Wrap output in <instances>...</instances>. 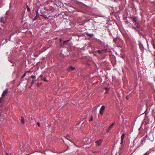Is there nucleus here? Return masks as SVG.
Segmentation results:
<instances>
[{
    "mask_svg": "<svg viewBox=\"0 0 155 155\" xmlns=\"http://www.w3.org/2000/svg\"><path fill=\"white\" fill-rule=\"evenodd\" d=\"M66 138L68 140H69L70 141H71V139H70V137H69V136L68 135H67L66 137Z\"/></svg>",
    "mask_w": 155,
    "mask_h": 155,
    "instance_id": "11",
    "label": "nucleus"
},
{
    "mask_svg": "<svg viewBox=\"0 0 155 155\" xmlns=\"http://www.w3.org/2000/svg\"><path fill=\"white\" fill-rule=\"evenodd\" d=\"M40 77L41 78V79L42 80L45 81H47V80L46 78L45 77H43V75H41L40 76Z\"/></svg>",
    "mask_w": 155,
    "mask_h": 155,
    "instance_id": "6",
    "label": "nucleus"
},
{
    "mask_svg": "<svg viewBox=\"0 0 155 155\" xmlns=\"http://www.w3.org/2000/svg\"><path fill=\"white\" fill-rule=\"evenodd\" d=\"M26 155H29V154H26Z\"/></svg>",
    "mask_w": 155,
    "mask_h": 155,
    "instance_id": "31",
    "label": "nucleus"
},
{
    "mask_svg": "<svg viewBox=\"0 0 155 155\" xmlns=\"http://www.w3.org/2000/svg\"><path fill=\"white\" fill-rule=\"evenodd\" d=\"M103 51V50H101H101H98L97 51V52L99 54H101L102 53V52Z\"/></svg>",
    "mask_w": 155,
    "mask_h": 155,
    "instance_id": "14",
    "label": "nucleus"
},
{
    "mask_svg": "<svg viewBox=\"0 0 155 155\" xmlns=\"http://www.w3.org/2000/svg\"><path fill=\"white\" fill-rule=\"evenodd\" d=\"M35 82V80H32L31 82V85H33L34 83Z\"/></svg>",
    "mask_w": 155,
    "mask_h": 155,
    "instance_id": "18",
    "label": "nucleus"
},
{
    "mask_svg": "<svg viewBox=\"0 0 155 155\" xmlns=\"http://www.w3.org/2000/svg\"><path fill=\"white\" fill-rule=\"evenodd\" d=\"M140 146H141V145H140L138 146L137 147H140Z\"/></svg>",
    "mask_w": 155,
    "mask_h": 155,
    "instance_id": "30",
    "label": "nucleus"
},
{
    "mask_svg": "<svg viewBox=\"0 0 155 155\" xmlns=\"http://www.w3.org/2000/svg\"><path fill=\"white\" fill-rule=\"evenodd\" d=\"M69 41V40L64 41H63V43H68Z\"/></svg>",
    "mask_w": 155,
    "mask_h": 155,
    "instance_id": "19",
    "label": "nucleus"
},
{
    "mask_svg": "<svg viewBox=\"0 0 155 155\" xmlns=\"http://www.w3.org/2000/svg\"><path fill=\"white\" fill-rule=\"evenodd\" d=\"M105 107L104 105H102L101 106V108L100 110V114L101 115H103L104 113V110H105Z\"/></svg>",
    "mask_w": 155,
    "mask_h": 155,
    "instance_id": "2",
    "label": "nucleus"
},
{
    "mask_svg": "<svg viewBox=\"0 0 155 155\" xmlns=\"http://www.w3.org/2000/svg\"><path fill=\"white\" fill-rule=\"evenodd\" d=\"M126 98L128 100V99H129V97H128V96H127V97H126Z\"/></svg>",
    "mask_w": 155,
    "mask_h": 155,
    "instance_id": "27",
    "label": "nucleus"
},
{
    "mask_svg": "<svg viewBox=\"0 0 155 155\" xmlns=\"http://www.w3.org/2000/svg\"><path fill=\"white\" fill-rule=\"evenodd\" d=\"M143 155H149L147 153H145Z\"/></svg>",
    "mask_w": 155,
    "mask_h": 155,
    "instance_id": "24",
    "label": "nucleus"
},
{
    "mask_svg": "<svg viewBox=\"0 0 155 155\" xmlns=\"http://www.w3.org/2000/svg\"><path fill=\"white\" fill-rule=\"evenodd\" d=\"M21 123L23 124L25 123V119L23 117H21Z\"/></svg>",
    "mask_w": 155,
    "mask_h": 155,
    "instance_id": "9",
    "label": "nucleus"
},
{
    "mask_svg": "<svg viewBox=\"0 0 155 155\" xmlns=\"http://www.w3.org/2000/svg\"><path fill=\"white\" fill-rule=\"evenodd\" d=\"M152 44L153 45V48L155 49V44L154 43L153 41V42H152Z\"/></svg>",
    "mask_w": 155,
    "mask_h": 155,
    "instance_id": "15",
    "label": "nucleus"
},
{
    "mask_svg": "<svg viewBox=\"0 0 155 155\" xmlns=\"http://www.w3.org/2000/svg\"><path fill=\"white\" fill-rule=\"evenodd\" d=\"M37 17L38 16H36L33 19V21H34L37 20Z\"/></svg>",
    "mask_w": 155,
    "mask_h": 155,
    "instance_id": "16",
    "label": "nucleus"
},
{
    "mask_svg": "<svg viewBox=\"0 0 155 155\" xmlns=\"http://www.w3.org/2000/svg\"><path fill=\"white\" fill-rule=\"evenodd\" d=\"M6 153V154H7V155H9V154H8V153Z\"/></svg>",
    "mask_w": 155,
    "mask_h": 155,
    "instance_id": "29",
    "label": "nucleus"
},
{
    "mask_svg": "<svg viewBox=\"0 0 155 155\" xmlns=\"http://www.w3.org/2000/svg\"><path fill=\"white\" fill-rule=\"evenodd\" d=\"M35 12L36 13V16H38V17H39V14H38V10H36L35 11Z\"/></svg>",
    "mask_w": 155,
    "mask_h": 155,
    "instance_id": "13",
    "label": "nucleus"
},
{
    "mask_svg": "<svg viewBox=\"0 0 155 155\" xmlns=\"http://www.w3.org/2000/svg\"><path fill=\"white\" fill-rule=\"evenodd\" d=\"M27 10L28 12H29L30 11V8L28 7V8H27Z\"/></svg>",
    "mask_w": 155,
    "mask_h": 155,
    "instance_id": "21",
    "label": "nucleus"
},
{
    "mask_svg": "<svg viewBox=\"0 0 155 155\" xmlns=\"http://www.w3.org/2000/svg\"><path fill=\"white\" fill-rule=\"evenodd\" d=\"M8 92V89L6 88V89L5 91H4L2 94V97H3L5 96H6Z\"/></svg>",
    "mask_w": 155,
    "mask_h": 155,
    "instance_id": "3",
    "label": "nucleus"
},
{
    "mask_svg": "<svg viewBox=\"0 0 155 155\" xmlns=\"http://www.w3.org/2000/svg\"><path fill=\"white\" fill-rule=\"evenodd\" d=\"M93 120V117L92 116H91L90 117V119L89 120V122H91V121H92Z\"/></svg>",
    "mask_w": 155,
    "mask_h": 155,
    "instance_id": "12",
    "label": "nucleus"
},
{
    "mask_svg": "<svg viewBox=\"0 0 155 155\" xmlns=\"http://www.w3.org/2000/svg\"><path fill=\"white\" fill-rule=\"evenodd\" d=\"M3 97H1L0 98V103L2 101V99Z\"/></svg>",
    "mask_w": 155,
    "mask_h": 155,
    "instance_id": "23",
    "label": "nucleus"
},
{
    "mask_svg": "<svg viewBox=\"0 0 155 155\" xmlns=\"http://www.w3.org/2000/svg\"><path fill=\"white\" fill-rule=\"evenodd\" d=\"M143 142V140H141V141L140 143H141Z\"/></svg>",
    "mask_w": 155,
    "mask_h": 155,
    "instance_id": "28",
    "label": "nucleus"
},
{
    "mask_svg": "<svg viewBox=\"0 0 155 155\" xmlns=\"http://www.w3.org/2000/svg\"><path fill=\"white\" fill-rule=\"evenodd\" d=\"M103 139H100L97 140L95 142L96 146H99L101 144V143L103 142Z\"/></svg>",
    "mask_w": 155,
    "mask_h": 155,
    "instance_id": "1",
    "label": "nucleus"
},
{
    "mask_svg": "<svg viewBox=\"0 0 155 155\" xmlns=\"http://www.w3.org/2000/svg\"><path fill=\"white\" fill-rule=\"evenodd\" d=\"M125 135V134L124 133H123L121 136V141L120 143V144H122L123 143V140L124 139V138Z\"/></svg>",
    "mask_w": 155,
    "mask_h": 155,
    "instance_id": "5",
    "label": "nucleus"
},
{
    "mask_svg": "<svg viewBox=\"0 0 155 155\" xmlns=\"http://www.w3.org/2000/svg\"><path fill=\"white\" fill-rule=\"evenodd\" d=\"M87 117H84V118L83 119V120H86V119H87Z\"/></svg>",
    "mask_w": 155,
    "mask_h": 155,
    "instance_id": "25",
    "label": "nucleus"
},
{
    "mask_svg": "<svg viewBox=\"0 0 155 155\" xmlns=\"http://www.w3.org/2000/svg\"><path fill=\"white\" fill-rule=\"evenodd\" d=\"M115 124L114 123H112V124L110 125L109 127H108V129H107V133H109L110 131L112 129L113 127L114 126V125Z\"/></svg>",
    "mask_w": 155,
    "mask_h": 155,
    "instance_id": "4",
    "label": "nucleus"
},
{
    "mask_svg": "<svg viewBox=\"0 0 155 155\" xmlns=\"http://www.w3.org/2000/svg\"><path fill=\"white\" fill-rule=\"evenodd\" d=\"M0 29H1V28L0 27Z\"/></svg>",
    "mask_w": 155,
    "mask_h": 155,
    "instance_id": "32",
    "label": "nucleus"
},
{
    "mask_svg": "<svg viewBox=\"0 0 155 155\" xmlns=\"http://www.w3.org/2000/svg\"><path fill=\"white\" fill-rule=\"evenodd\" d=\"M37 124L38 125L39 127L40 126V123L39 122H37Z\"/></svg>",
    "mask_w": 155,
    "mask_h": 155,
    "instance_id": "22",
    "label": "nucleus"
},
{
    "mask_svg": "<svg viewBox=\"0 0 155 155\" xmlns=\"http://www.w3.org/2000/svg\"><path fill=\"white\" fill-rule=\"evenodd\" d=\"M31 78H32L33 79H34L35 78V76H34L33 75H31Z\"/></svg>",
    "mask_w": 155,
    "mask_h": 155,
    "instance_id": "20",
    "label": "nucleus"
},
{
    "mask_svg": "<svg viewBox=\"0 0 155 155\" xmlns=\"http://www.w3.org/2000/svg\"><path fill=\"white\" fill-rule=\"evenodd\" d=\"M75 69V68L72 66L70 67L67 70L68 71H72Z\"/></svg>",
    "mask_w": 155,
    "mask_h": 155,
    "instance_id": "7",
    "label": "nucleus"
},
{
    "mask_svg": "<svg viewBox=\"0 0 155 155\" xmlns=\"http://www.w3.org/2000/svg\"><path fill=\"white\" fill-rule=\"evenodd\" d=\"M133 21L134 22H136L137 20V19H136V18H133Z\"/></svg>",
    "mask_w": 155,
    "mask_h": 155,
    "instance_id": "17",
    "label": "nucleus"
},
{
    "mask_svg": "<svg viewBox=\"0 0 155 155\" xmlns=\"http://www.w3.org/2000/svg\"><path fill=\"white\" fill-rule=\"evenodd\" d=\"M0 22L2 23H5V20H4V18L2 17L0 18Z\"/></svg>",
    "mask_w": 155,
    "mask_h": 155,
    "instance_id": "10",
    "label": "nucleus"
},
{
    "mask_svg": "<svg viewBox=\"0 0 155 155\" xmlns=\"http://www.w3.org/2000/svg\"><path fill=\"white\" fill-rule=\"evenodd\" d=\"M86 35L87 36L91 37H93L94 35L93 34H89L88 32L86 33Z\"/></svg>",
    "mask_w": 155,
    "mask_h": 155,
    "instance_id": "8",
    "label": "nucleus"
},
{
    "mask_svg": "<svg viewBox=\"0 0 155 155\" xmlns=\"http://www.w3.org/2000/svg\"><path fill=\"white\" fill-rule=\"evenodd\" d=\"M25 74H24V75H23V76H22V78H24V77L25 76Z\"/></svg>",
    "mask_w": 155,
    "mask_h": 155,
    "instance_id": "26",
    "label": "nucleus"
}]
</instances>
